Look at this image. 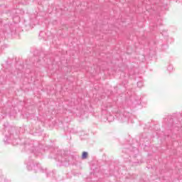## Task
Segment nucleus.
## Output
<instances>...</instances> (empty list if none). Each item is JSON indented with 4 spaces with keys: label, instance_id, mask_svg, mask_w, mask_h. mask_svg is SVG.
Returning a JSON list of instances; mask_svg holds the SVG:
<instances>
[{
    "label": "nucleus",
    "instance_id": "obj_1",
    "mask_svg": "<svg viewBox=\"0 0 182 182\" xmlns=\"http://www.w3.org/2000/svg\"><path fill=\"white\" fill-rule=\"evenodd\" d=\"M82 159H87V152H82Z\"/></svg>",
    "mask_w": 182,
    "mask_h": 182
}]
</instances>
